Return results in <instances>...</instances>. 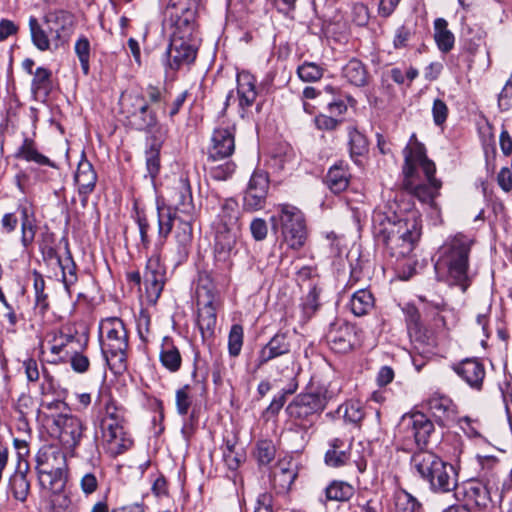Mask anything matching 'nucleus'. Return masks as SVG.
I'll use <instances>...</instances> for the list:
<instances>
[{"label":"nucleus","instance_id":"f257e3e1","mask_svg":"<svg viewBox=\"0 0 512 512\" xmlns=\"http://www.w3.org/2000/svg\"><path fill=\"white\" fill-rule=\"evenodd\" d=\"M400 213L397 198H392V194H388L385 203L379 205L372 216L375 238L396 258L409 256L421 236V226L416 217L401 218Z\"/></svg>","mask_w":512,"mask_h":512},{"label":"nucleus","instance_id":"f03ea898","mask_svg":"<svg viewBox=\"0 0 512 512\" xmlns=\"http://www.w3.org/2000/svg\"><path fill=\"white\" fill-rule=\"evenodd\" d=\"M473 239L464 234L448 238L437 251L434 264L436 277L450 286H458L465 292L471 284L469 255Z\"/></svg>","mask_w":512,"mask_h":512},{"label":"nucleus","instance_id":"7ed1b4c3","mask_svg":"<svg viewBox=\"0 0 512 512\" xmlns=\"http://www.w3.org/2000/svg\"><path fill=\"white\" fill-rule=\"evenodd\" d=\"M410 466L412 472L435 494L450 493L458 486V473L455 467L430 450L419 449L414 452Z\"/></svg>","mask_w":512,"mask_h":512},{"label":"nucleus","instance_id":"20e7f679","mask_svg":"<svg viewBox=\"0 0 512 512\" xmlns=\"http://www.w3.org/2000/svg\"><path fill=\"white\" fill-rule=\"evenodd\" d=\"M403 155L402 172L409 192H420L421 188L434 191L442 188V181L435 176V163L427 157L426 148L417 140L415 133L410 137V144L403 149Z\"/></svg>","mask_w":512,"mask_h":512},{"label":"nucleus","instance_id":"39448f33","mask_svg":"<svg viewBox=\"0 0 512 512\" xmlns=\"http://www.w3.org/2000/svg\"><path fill=\"white\" fill-rule=\"evenodd\" d=\"M99 340L102 354L110 369L114 372L125 370L129 336L122 319L108 317L101 320Z\"/></svg>","mask_w":512,"mask_h":512},{"label":"nucleus","instance_id":"423d86ee","mask_svg":"<svg viewBox=\"0 0 512 512\" xmlns=\"http://www.w3.org/2000/svg\"><path fill=\"white\" fill-rule=\"evenodd\" d=\"M338 392L339 388L332 384L318 386L315 390L295 396L286 407V412L302 429L308 430Z\"/></svg>","mask_w":512,"mask_h":512},{"label":"nucleus","instance_id":"0eeeda50","mask_svg":"<svg viewBox=\"0 0 512 512\" xmlns=\"http://www.w3.org/2000/svg\"><path fill=\"white\" fill-rule=\"evenodd\" d=\"M164 204L165 197L163 195L158 196L156 198L158 235L160 238L166 239L177 222L174 235L176 247L173 251L172 260L176 265H179L187 259L189 254L192 242V224H190V219H184L182 216L175 214Z\"/></svg>","mask_w":512,"mask_h":512},{"label":"nucleus","instance_id":"6e6552de","mask_svg":"<svg viewBox=\"0 0 512 512\" xmlns=\"http://www.w3.org/2000/svg\"><path fill=\"white\" fill-rule=\"evenodd\" d=\"M278 213L271 217L273 228H280L283 242L293 250L301 249L307 240V227L304 214L291 204H279Z\"/></svg>","mask_w":512,"mask_h":512},{"label":"nucleus","instance_id":"1a4fd4ad","mask_svg":"<svg viewBox=\"0 0 512 512\" xmlns=\"http://www.w3.org/2000/svg\"><path fill=\"white\" fill-rule=\"evenodd\" d=\"M120 109L130 127L137 131L152 132L158 125L157 113L142 93H123Z\"/></svg>","mask_w":512,"mask_h":512},{"label":"nucleus","instance_id":"9d476101","mask_svg":"<svg viewBox=\"0 0 512 512\" xmlns=\"http://www.w3.org/2000/svg\"><path fill=\"white\" fill-rule=\"evenodd\" d=\"M48 417L51 419L53 435L56 436L64 449L69 451L71 455H75V450L86 430L83 421L70 413H51Z\"/></svg>","mask_w":512,"mask_h":512},{"label":"nucleus","instance_id":"9b49d317","mask_svg":"<svg viewBox=\"0 0 512 512\" xmlns=\"http://www.w3.org/2000/svg\"><path fill=\"white\" fill-rule=\"evenodd\" d=\"M198 33L171 32L170 43L166 50L167 66L178 71L189 67L196 59L198 44Z\"/></svg>","mask_w":512,"mask_h":512},{"label":"nucleus","instance_id":"f8f14e48","mask_svg":"<svg viewBox=\"0 0 512 512\" xmlns=\"http://www.w3.org/2000/svg\"><path fill=\"white\" fill-rule=\"evenodd\" d=\"M400 432L404 434L407 442L413 441L417 447L428 444L431 434L434 432L433 422L421 412L404 415L399 424Z\"/></svg>","mask_w":512,"mask_h":512},{"label":"nucleus","instance_id":"ddd939ff","mask_svg":"<svg viewBox=\"0 0 512 512\" xmlns=\"http://www.w3.org/2000/svg\"><path fill=\"white\" fill-rule=\"evenodd\" d=\"M197 304L200 306L198 313V327L204 342L214 336L217 316L215 306V296L205 287L197 289Z\"/></svg>","mask_w":512,"mask_h":512},{"label":"nucleus","instance_id":"4468645a","mask_svg":"<svg viewBox=\"0 0 512 512\" xmlns=\"http://www.w3.org/2000/svg\"><path fill=\"white\" fill-rule=\"evenodd\" d=\"M45 23L51 34L52 43L58 48L66 43L72 34L74 16L65 10L50 11L45 15Z\"/></svg>","mask_w":512,"mask_h":512},{"label":"nucleus","instance_id":"2eb2a0df","mask_svg":"<svg viewBox=\"0 0 512 512\" xmlns=\"http://www.w3.org/2000/svg\"><path fill=\"white\" fill-rule=\"evenodd\" d=\"M199 12L188 9L166 6L164 10V23L171 29V32L198 33Z\"/></svg>","mask_w":512,"mask_h":512},{"label":"nucleus","instance_id":"dca6fc26","mask_svg":"<svg viewBox=\"0 0 512 512\" xmlns=\"http://www.w3.org/2000/svg\"><path fill=\"white\" fill-rule=\"evenodd\" d=\"M143 277L147 299L155 303L160 297L165 280V267L159 255L154 254L148 259Z\"/></svg>","mask_w":512,"mask_h":512},{"label":"nucleus","instance_id":"f3484780","mask_svg":"<svg viewBox=\"0 0 512 512\" xmlns=\"http://www.w3.org/2000/svg\"><path fill=\"white\" fill-rule=\"evenodd\" d=\"M291 346V338L288 333H276L258 352L255 369L262 368L265 364L276 358L291 356Z\"/></svg>","mask_w":512,"mask_h":512},{"label":"nucleus","instance_id":"a211bd4d","mask_svg":"<svg viewBox=\"0 0 512 512\" xmlns=\"http://www.w3.org/2000/svg\"><path fill=\"white\" fill-rule=\"evenodd\" d=\"M241 226H228L217 222L215 232V258L217 261L226 262L240 236Z\"/></svg>","mask_w":512,"mask_h":512},{"label":"nucleus","instance_id":"6ab92c4d","mask_svg":"<svg viewBox=\"0 0 512 512\" xmlns=\"http://www.w3.org/2000/svg\"><path fill=\"white\" fill-rule=\"evenodd\" d=\"M65 452L56 445H43L35 455L36 473L67 469Z\"/></svg>","mask_w":512,"mask_h":512},{"label":"nucleus","instance_id":"aec40b11","mask_svg":"<svg viewBox=\"0 0 512 512\" xmlns=\"http://www.w3.org/2000/svg\"><path fill=\"white\" fill-rule=\"evenodd\" d=\"M327 342L336 353L349 352L355 343L354 327L347 323H334L326 334Z\"/></svg>","mask_w":512,"mask_h":512},{"label":"nucleus","instance_id":"412c9836","mask_svg":"<svg viewBox=\"0 0 512 512\" xmlns=\"http://www.w3.org/2000/svg\"><path fill=\"white\" fill-rule=\"evenodd\" d=\"M235 150V136L229 128L215 129L209 148V159L213 161L223 160L230 157Z\"/></svg>","mask_w":512,"mask_h":512},{"label":"nucleus","instance_id":"4be33fe9","mask_svg":"<svg viewBox=\"0 0 512 512\" xmlns=\"http://www.w3.org/2000/svg\"><path fill=\"white\" fill-rule=\"evenodd\" d=\"M102 437L112 455H119L128 450L133 440L124 431L122 424H106L102 426Z\"/></svg>","mask_w":512,"mask_h":512},{"label":"nucleus","instance_id":"5701e85b","mask_svg":"<svg viewBox=\"0 0 512 512\" xmlns=\"http://www.w3.org/2000/svg\"><path fill=\"white\" fill-rule=\"evenodd\" d=\"M29 469L26 460H19L16 470L9 478L8 490L12 497L21 503H24L30 494L31 484L27 477Z\"/></svg>","mask_w":512,"mask_h":512},{"label":"nucleus","instance_id":"b1692460","mask_svg":"<svg viewBox=\"0 0 512 512\" xmlns=\"http://www.w3.org/2000/svg\"><path fill=\"white\" fill-rule=\"evenodd\" d=\"M454 372L460 376L470 387L480 390L485 378V368L476 359H464L453 366Z\"/></svg>","mask_w":512,"mask_h":512},{"label":"nucleus","instance_id":"393cba45","mask_svg":"<svg viewBox=\"0 0 512 512\" xmlns=\"http://www.w3.org/2000/svg\"><path fill=\"white\" fill-rule=\"evenodd\" d=\"M46 339L50 345L51 353L58 356V359L63 362L67 361L68 357L75 350L73 347V344L76 342L75 336L64 333L60 329H53L48 332Z\"/></svg>","mask_w":512,"mask_h":512},{"label":"nucleus","instance_id":"a878e982","mask_svg":"<svg viewBox=\"0 0 512 512\" xmlns=\"http://www.w3.org/2000/svg\"><path fill=\"white\" fill-rule=\"evenodd\" d=\"M237 93L239 107L244 112L257 98L256 79L251 73L242 71L237 74Z\"/></svg>","mask_w":512,"mask_h":512},{"label":"nucleus","instance_id":"bb28decb","mask_svg":"<svg viewBox=\"0 0 512 512\" xmlns=\"http://www.w3.org/2000/svg\"><path fill=\"white\" fill-rule=\"evenodd\" d=\"M464 493L466 500L479 509H487L495 503L491 489L479 482H469L464 488Z\"/></svg>","mask_w":512,"mask_h":512},{"label":"nucleus","instance_id":"cd10ccee","mask_svg":"<svg viewBox=\"0 0 512 512\" xmlns=\"http://www.w3.org/2000/svg\"><path fill=\"white\" fill-rule=\"evenodd\" d=\"M14 157L16 159L25 160L27 162H34L40 166L56 168V164L47 156L40 153L37 149L35 141L28 137L23 139V142L15 152Z\"/></svg>","mask_w":512,"mask_h":512},{"label":"nucleus","instance_id":"c85d7f7f","mask_svg":"<svg viewBox=\"0 0 512 512\" xmlns=\"http://www.w3.org/2000/svg\"><path fill=\"white\" fill-rule=\"evenodd\" d=\"M193 194H169V198H165V206L177 215L181 214L184 219H190L192 224L193 215L196 206L193 201Z\"/></svg>","mask_w":512,"mask_h":512},{"label":"nucleus","instance_id":"c756f323","mask_svg":"<svg viewBox=\"0 0 512 512\" xmlns=\"http://www.w3.org/2000/svg\"><path fill=\"white\" fill-rule=\"evenodd\" d=\"M427 406L431 413L442 422L454 417L456 413V407L452 400L438 392L430 396Z\"/></svg>","mask_w":512,"mask_h":512},{"label":"nucleus","instance_id":"7c9ffc66","mask_svg":"<svg viewBox=\"0 0 512 512\" xmlns=\"http://www.w3.org/2000/svg\"><path fill=\"white\" fill-rule=\"evenodd\" d=\"M351 444L340 438L330 442V448L325 453V463L330 467H340L347 463L350 458Z\"/></svg>","mask_w":512,"mask_h":512},{"label":"nucleus","instance_id":"2f4dec72","mask_svg":"<svg viewBox=\"0 0 512 512\" xmlns=\"http://www.w3.org/2000/svg\"><path fill=\"white\" fill-rule=\"evenodd\" d=\"M343 77L356 87H363L368 83V72L365 65L358 59L353 58L342 68Z\"/></svg>","mask_w":512,"mask_h":512},{"label":"nucleus","instance_id":"473e14b6","mask_svg":"<svg viewBox=\"0 0 512 512\" xmlns=\"http://www.w3.org/2000/svg\"><path fill=\"white\" fill-rule=\"evenodd\" d=\"M53 81L51 70L45 67H38L33 74L31 81V92L35 97L46 98L52 91Z\"/></svg>","mask_w":512,"mask_h":512},{"label":"nucleus","instance_id":"72a5a7b5","mask_svg":"<svg viewBox=\"0 0 512 512\" xmlns=\"http://www.w3.org/2000/svg\"><path fill=\"white\" fill-rule=\"evenodd\" d=\"M67 469H59L37 473L38 481L43 489L50 492L64 490L67 482Z\"/></svg>","mask_w":512,"mask_h":512},{"label":"nucleus","instance_id":"f704fd0d","mask_svg":"<svg viewBox=\"0 0 512 512\" xmlns=\"http://www.w3.org/2000/svg\"><path fill=\"white\" fill-rule=\"evenodd\" d=\"M272 475L275 485H278L282 490H288L296 479L297 472L292 462L283 460L277 463Z\"/></svg>","mask_w":512,"mask_h":512},{"label":"nucleus","instance_id":"c9c22d12","mask_svg":"<svg viewBox=\"0 0 512 512\" xmlns=\"http://www.w3.org/2000/svg\"><path fill=\"white\" fill-rule=\"evenodd\" d=\"M434 39L438 49L443 53H448L454 47V35L448 29V22L444 18H437L434 21Z\"/></svg>","mask_w":512,"mask_h":512},{"label":"nucleus","instance_id":"e433bc0d","mask_svg":"<svg viewBox=\"0 0 512 512\" xmlns=\"http://www.w3.org/2000/svg\"><path fill=\"white\" fill-rule=\"evenodd\" d=\"M325 182L331 192H343L348 187V173L342 163L331 167L325 177Z\"/></svg>","mask_w":512,"mask_h":512},{"label":"nucleus","instance_id":"4c0bfd02","mask_svg":"<svg viewBox=\"0 0 512 512\" xmlns=\"http://www.w3.org/2000/svg\"><path fill=\"white\" fill-rule=\"evenodd\" d=\"M161 364L170 372H177L182 363V358L177 347L169 340H165L159 354Z\"/></svg>","mask_w":512,"mask_h":512},{"label":"nucleus","instance_id":"58836bf2","mask_svg":"<svg viewBox=\"0 0 512 512\" xmlns=\"http://www.w3.org/2000/svg\"><path fill=\"white\" fill-rule=\"evenodd\" d=\"M393 501V512H423L422 504L404 489L395 491Z\"/></svg>","mask_w":512,"mask_h":512},{"label":"nucleus","instance_id":"ea45409f","mask_svg":"<svg viewBox=\"0 0 512 512\" xmlns=\"http://www.w3.org/2000/svg\"><path fill=\"white\" fill-rule=\"evenodd\" d=\"M349 305L355 316H363L373 308L374 297L369 290L360 289L352 295Z\"/></svg>","mask_w":512,"mask_h":512},{"label":"nucleus","instance_id":"a19ab883","mask_svg":"<svg viewBox=\"0 0 512 512\" xmlns=\"http://www.w3.org/2000/svg\"><path fill=\"white\" fill-rule=\"evenodd\" d=\"M326 498L331 501H348L354 494V488L344 481H333L326 489Z\"/></svg>","mask_w":512,"mask_h":512},{"label":"nucleus","instance_id":"79ce46f5","mask_svg":"<svg viewBox=\"0 0 512 512\" xmlns=\"http://www.w3.org/2000/svg\"><path fill=\"white\" fill-rule=\"evenodd\" d=\"M29 30L31 35L32 43L40 51H47L50 49V43L52 42L47 32L41 27L38 20L34 16L29 18Z\"/></svg>","mask_w":512,"mask_h":512},{"label":"nucleus","instance_id":"37998d69","mask_svg":"<svg viewBox=\"0 0 512 512\" xmlns=\"http://www.w3.org/2000/svg\"><path fill=\"white\" fill-rule=\"evenodd\" d=\"M218 222L228 226H241L239 222L238 202L233 198H227L222 205Z\"/></svg>","mask_w":512,"mask_h":512},{"label":"nucleus","instance_id":"c03bdc74","mask_svg":"<svg viewBox=\"0 0 512 512\" xmlns=\"http://www.w3.org/2000/svg\"><path fill=\"white\" fill-rule=\"evenodd\" d=\"M350 155L355 163H359L357 157L363 156L368 151V142L366 137L353 128L349 131Z\"/></svg>","mask_w":512,"mask_h":512},{"label":"nucleus","instance_id":"a18cd8bd","mask_svg":"<svg viewBox=\"0 0 512 512\" xmlns=\"http://www.w3.org/2000/svg\"><path fill=\"white\" fill-rule=\"evenodd\" d=\"M324 71L321 65L305 61L298 66L296 73L303 82H317L323 77Z\"/></svg>","mask_w":512,"mask_h":512},{"label":"nucleus","instance_id":"49530a36","mask_svg":"<svg viewBox=\"0 0 512 512\" xmlns=\"http://www.w3.org/2000/svg\"><path fill=\"white\" fill-rule=\"evenodd\" d=\"M193 403V396L191 394V386L185 384L175 392V405L177 413L180 416H186Z\"/></svg>","mask_w":512,"mask_h":512},{"label":"nucleus","instance_id":"de8ad7c7","mask_svg":"<svg viewBox=\"0 0 512 512\" xmlns=\"http://www.w3.org/2000/svg\"><path fill=\"white\" fill-rule=\"evenodd\" d=\"M75 53L79 59L81 69L84 75H88L90 71V42L85 36L77 39L74 46Z\"/></svg>","mask_w":512,"mask_h":512},{"label":"nucleus","instance_id":"09e8293b","mask_svg":"<svg viewBox=\"0 0 512 512\" xmlns=\"http://www.w3.org/2000/svg\"><path fill=\"white\" fill-rule=\"evenodd\" d=\"M160 149L161 143L154 139L146 151V167L151 178H155L160 170Z\"/></svg>","mask_w":512,"mask_h":512},{"label":"nucleus","instance_id":"8fccbe9b","mask_svg":"<svg viewBox=\"0 0 512 512\" xmlns=\"http://www.w3.org/2000/svg\"><path fill=\"white\" fill-rule=\"evenodd\" d=\"M337 412L350 423L357 424L364 418V410L359 402L349 401L338 407Z\"/></svg>","mask_w":512,"mask_h":512},{"label":"nucleus","instance_id":"3c124183","mask_svg":"<svg viewBox=\"0 0 512 512\" xmlns=\"http://www.w3.org/2000/svg\"><path fill=\"white\" fill-rule=\"evenodd\" d=\"M96 178L90 164L80 165L75 175V181L80 189H93Z\"/></svg>","mask_w":512,"mask_h":512},{"label":"nucleus","instance_id":"603ef678","mask_svg":"<svg viewBox=\"0 0 512 512\" xmlns=\"http://www.w3.org/2000/svg\"><path fill=\"white\" fill-rule=\"evenodd\" d=\"M243 337V327L239 324L232 325L228 336V350L231 356L236 357L240 354Z\"/></svg>","mask_w":512,"mask_h":512},{"label":"nucleus","instance_id":"864d4df0","mask_svg":"<svg viewBox=\"0 0 512 512\" xmlns=\"http://www.w3.org/2000/svg\"><path fill=\"white\" fill-rule=\"evenodd\" d=\"M58 264L62 270L63 283L66 289H68L69 286L74 284L77 280L76 265L69 251L65 259H58Z\"/></svg>","mask_w":512,"mask_h":512},{"label":"nucleus","instance_id":"5fc2aeb1","mask_svg":"<svg viewBox=\"0 0 512 512\" xmlns=\"http://www.w3.org/2000/svg\"><path fill=\"white\" fill-rule=\"evenodd\" d=\"M33 287L35 291L36 305L42 310L48 308V296L45 291V280L43 276L36 270L33 271Z\"/></svg>","mask_w":512,"mask_h":512},{"label":"nucleus","instance_id":"6e6d98bb","mask_svg":"<svg viewBox=\"0 0 512 512\" xmlns=\"http://www.w3.org/2000/svg\"><path fill=\"white\" fill-rule=\"evenodd\" d=\"M49 502L52 512H69L72 505L71 498L65 489L51 492Z\"/></svg>","mask_w":512,"mask_h":512},{"label":"nucleus","instance_id":"4d7b16f0","mask_svg":"<svg viewBox=\"0 0 512 512\" xmlns=\"http://www.w3.org/2000/svg\"><path fill=\"white\" fill-rule=\"evenodd\" d=\"M320 289L316 286L311 287L302 303V310L306 317H311L319 307Z\"/></svg>","mask_w":512,"mask_h":512},{"label":"nucleus","instance_id":"13d9d810","mask_svg":"<svg viewBox=\"0 0 512 512\" xmlns=\"http://www.w3.org/2000/svg\"><path fill=\"white\" fill-rule=\"evenodd\" d=\"M270 185L269 175L265 170L256 169L249 181V189L265 192Z\"/></svg>","mask_w":512,"mask_h":512},{"label":"nucleus","instance_id":"bf43d9fd","mask_svg":"<svg viewBox=\"0 0 512 512\" xmlns=\"http://www.w3.org/2000/svg\"><path fill=\"white\" fill-rule=\"evenodd\" d=\"M342 120L331 115L319 114L314 118L317 129L322 131H334L341 124Z\"/></svg>","mask_w":512,"mask_h":512},{"label":"nucleus","instance_id":"052dcab7","mask_svg":"<svg viewBox=\"0 0 512 512\" xmlns=\"http://www.w3.org/2000/svg\"><path fill=\"white\" fill-rule=\"evenodd\" d=\"M449 109L441 99H435L432 106V116L435 125L442 126L448 117Z\"/></svg>","mask_w":512,"mask_h":512},{"label":"nucleus","instance_id":"680f3d73","mask_svg":"<svg viewBox=\"0 0 512 512\" xmlns=\"http://www.w3.org/2000/svg\"><path fill=\"white\" fill-rule=\"evenodd\" d=\"M122 422L123 415L121 414V411L112 401L107 402L105 405V416L102 420L101 426L114 423L122 424Z\"/></svg>","mask_w":512,"mask_h":512},{"label":"nucleus","instance_id":"e2e57ef3","mask_svg":"<svg viewBox=\"0 0 512 512\" xmlns=\"http://www.w3.org/2000/svg\"><path fill=\"white\" fill-rule=\"evenodd\" d=\"M265 201L264 194H244L243 207L246 211H257L264 208Z\"/></svg>","mask_w":512,"mask_h":512},{"label":"nucleus","instance_id":"0e129e2a","mask_svg":"<svg viewBox=\"0 0 512 512\" xmlns=\"http://www.w3.org/2000/svg\"><path fill=\"white\" fill-rule=\"evenodd\" d=\"M275 456V447L271 442L262 441L257 446V458L261 464L270 463Z\"/></svg>","mask_w":512,"mask_h":512},{"label":"nucleus","instance_id":"69168bd1","mask_svg":"<svg viewBox=\"0 0 512 512\" xmlns=\"http://www.w3.org/2000/svg\"><path fill=\"white\" fill-rule=\"evenodd\" d=\"M68 360H70L72 369L77 373H85L89 369L90 361L88 357L77 352L76 349L68 357Z\"/></svg>","mask_w":512,"mask_h":512},{"label":"nucleus","instance_id":"338daca9","mask_svg":"<svg viewBox=\"0 0 512 512\" xmlns=\"http://www.w3.org/2000/svg\"><path fill=\"white\" fill-rule=\"evenodd\" d=\"M275 369L279 376L289 378L294 374L295 358L293 356L284 357L275 363Z\"/></svg>","mask_w":512,"mask_h":512},{"label":"nucleus","instance_id":"774afa93","mask_svg":"<svg viewBox=\"0 0 512 512\" xmlns=\"http://www.w3.org/2000/svg\"><path fill=\"white\" fill-rule=\"evenodd\" d=\"M512 98V80H508L498 95V108L501 112H506L511 108Z\"/></svg>","mask_w":512,"mask_h":512}]
</instances>
